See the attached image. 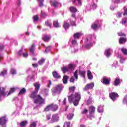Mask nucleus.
<instances>
[{"mask_svg": "<svg viewBox=\"0 0 127 127\" xmlns=\"http://www.w3.org/2000/svg\"><path fill=\"white\" fill-rule=\"evenodd\" d=\"M34 86L35 87L34 91H32L29 95V97L31 99H33L34 104H38L39 105H42L45 104V99H44L40 94H38V91L40 89V84L38 82L34 83Z\"/></svg>", "mask_w": 127, "mask_h": 127, "instance_id": "nucleus-1", "label": "nucleus"}, {"mask_svg": "<svg viewBox=\"0 0 127 127\" xmlns=\"http://www.w3.org/2000/svg\"><path fill=\"white\" fill-rule=\"evenodd\" d=\"M81 97L80 93H75V94H71L68 96V101L69 103H73L74 106H78L80 101H81Z\"/></svg>", "mask_w": 127, "mask_h": 127, "instance_id": "nucleus-2", "label": "nucleus"}, {"mask_svg": "<svg viewBox=\"0 0 127 127\" xmlns=\"http://www.w3.org/2000/svg\"><path fill=\"white\" fill-rule=\"evenodd\" d=\"M58 110V106L56 104L52 103L46 106L44 108V112H49V111H52V112H56Z\"/></svg>", "mask_w": 127, "mask_h": 127, "instance_id": "nucleus-3", "label": "nucleus"}, {"mask_svg": "<svg viewBox=\"0 0 127 127\" xmlns=\"http://www.w3.org/2000/svg\"><path fill=\"white\" fill-rule=\"evenodd\" d=\"M6 122H7L6 117L2 116L0 118V125H1L2 127H6Z\"/></svg>", "mask_w": 127, "mask_h": 127, "instance_id": "nucleus-4", "label": "nucleus"}, {"mask_svg": "<svg viewBox=\"0 0 127 127\" xmlns=\"http://www.w3.org/2000/svg\"><path fill=\"white\" fill-rule=\"evenodd\" d=\"M75 80H78V71L77 70H76L73 74V76H72L71 78H70V82L71 83H75Z\"/></svg>", "mask_w": 127, "mask_h": 127, "instance_id": "nucleus-5", "label": "nucleus"}, {"mask_svg": "<svg viewBox=\"0 0 127 127\" xmlns=\"http://www.w3.org/2000/svg\"><path fill=\"white\" fill-rule=\"evenodd\" d=\"M6 89L5 87H0V100L1 99V96L6 97V92H5Z\"/></svg>", "mask_w": 127, "mask_h": 127, "instance_id": "nucleus-6", "label": "nucleus"}, {"mask_svg": "<svg viewBox=\"0 0 127 127\" xmlns=\"http://www.w3.org/2000/svg\"><path fill=\"white\" fill-rule=\"evenodd\" d=\"M94 86H95V84H94L93 83L87 84L83 88V91H88V90L93 89V88H94Z\"/></svg>", "mask_w": 127, "mask_h": 127, "instance_id": "nucleus-7", "label": "nucleus"}, {"mask_svg": "<svg viewBox=\"0 0 127 127\" xmlns=\"http://www.w3.org/2000/svg\"><path fill=\"white\" fill-rule=\"evenodd\" d=\"M119 95L116 92H111L109 93V98L112 100V101H115L116 100V97L118 98Z\"/></svg>", "mask_w": 127, "mask_h": 127, "instance_id": "nucleus-8", "label": "nucleus"}, {"mask_svg": "<svg viewBox=\"0 0 127 127\" xmlns=\"http://www.w3.org/2000/svg\"><path fill=\"white\" fill-rule=\"evenodd\" d=\"M110 82H111V79H108L106 77H103L102 78V84H104V85H106V86H108V85H110Z\"/></svg>", "mask_w": 127, "mask_h": 127, "instance_id": "nucleus-9", "label": "nucleus"}, {"mask_svg": "<svg viewBox=\"0 0 127 127\" xmlns=\"http://www.w3.org/2000/svg\"><path fill=\"white\" fill-rule=\"evenodd\" d=\"M52 123H54V122H58L59 121V116L57 114H54L52 117Z\"/></svg>", "mask_w": 127, "mask_h": 127, "instance_id": "nucleus-10", "label": "nucleus"}, {"mask_svg": "<svg viewBox=\"0 0 127 127\" xmlns=\"http://www.w3.org/2000/svg\"><path fill=\"white\" fill-rule=\"evenodd\" d=\"M52 75L55 79H60L61 78V76H60V75H59L56 71H53Z\"/></svg>", "mask_w": 127, "mask_h": 127, "instance_id": "nucleus-11", "label": "nucleus"}, {"mask_svg": "<svg viewBox=\"0 0 127 127\" xmlns=\"http://www.w3.org/2000/svg\"><path fill=\"white\" fill-rule=\"evenodd\" d=\"M89 109L90 111L89 115H91L92 114H94V113H95L96 111V107H95V106H91L89 107Z\"/></svg>", "mask_w": 127, "mask_h": 127, "instance_id": "nucleus-12", "label": "nucleus"}, {"mask_svg": "<svg viewBox=\"0 0 127 127\" xmlns=\"http://www.w3.org/2000/svg\"><path fill=\"white\" fill-rule=\"evenodd\" d=\"M50 3L51 5V6H53L54 7H57L58 6V2H57L56 0L54 1H50Z\"/></svg>", "mask_w": 127, "mask_h": 127, "instance_id": "nucleus-13", "label": "nucleus"}, {"mask_svg": "<svg viewBox=\"0 0 127 127\" xmlns=\"http://www.w3.org/2000/svg\"><path fill=\"white\" fill-rule=\"evenodd\" d=\"M34 50H35V45L34 44H32L31 47L29 48V52L34 55Z\"/></svg>", "mask_w": 127, "mask_h": 127, "instance_id": "nucleus-14", "label": "nucleus"}, {"mask_svg": "<svg viewBox=\"0 0 127 127\" xmlns=\"http://www.w3.org/2000/svg\"><path fill=\"white\" fill-rule=\"evenodd\" d=\"M127 42V38L124 37H120L119 39V42L120 44H123L125 42Z\"/></svg>", "mask_w": 127, "mask_h": 127, "instance_id": "nucleus-15", "label": "nucleus"}, {"mask_svg": "<svg viewBox=\"0 0 127 127\" xmlns=\"http://www.w3.org/2000/svg\"><path fill=\"white\" fill-rule=\"evenodd\" d=\"M87 77L89 80H92V79L94 78V76H93V75L92 74V72H91L90 70H87Z\"/></svg>", "mask_w": 127, "mask_h": 127, "instance_id": "nucleus-16", "label": "nucleus"}, {"mask_svg": "<svg viewBox=\"0 0 127 127\" xmlns=\"http://www.w3.org/2000/svg\"><path fill=\"white\" fill-rule=\"evenodd\" d=\"M79 74L80 76H81V77H82V78H83V79H85L86 78V71L79 70Z\"/></svg>", "mask_w": 127, "mask_h": 127, "instance_id": "nucleus-17", "label": "nucleus"}, {"mask_svg": "<svg viewBox=\"0 0 127 127\" xmlns=\"http://www.w3.org/2000/svg\"><path fill=\"white\" fill-rule=\"evenodd\" d=\"M68 79H69V76L67 75H64L63 79V83L64 84H67L68 83Z\"/></svg>", "mask_w": 127, "mask_h": 127, "instance_id": "nucleus-18", "label": "nucleus"}, {"mask_svg": "<svg viewBox=\"0 0 127 127\" xmlns=\"http://www.w3.org/2000/svg\"><path fill=\"white\" fill-rule=\"evenodd\" d=\"M61 71L64 74H65V73H67L68 71H69V68L67 66H64L61 68Z\"/></svg>", "mask_w": 127, "mask_h": 127, "instance_id": "nucleus-19", "label": "nucleus"}, {"mask_svg": "<svg viewBox=\"0 0 127 127\" xmlns=\"http://www.w3.org/2000/svg\"><path fill=\"white\" fill-rule=\"evenodd\" d=\"M69 10L71 12H72L73 13H75L78 11V10H77V8H76V7L74 6L70 7Z\"/></svg>", "mask_w": 127, "mask_h": 127, "instance_id": "nucleus-20", "label": "nucleus"}, {"mask_svg": "<svg viewBox=\"0 0 127 127\" xmlns=\"http://www.w3.org/2000/svg\"><path fill=\"white\" fill-rule=\"evenodd\" d=\"M27 124H28V122H27V121L25 120L24 121H22L20 123V126L21 127H25V126H26V125H27Z\"/></svg>", "mask_w": 127, "mask_h": 127, "instance_id": "nucleus-21", "label": "nucleus"}, {"mask_svg": "<svg viewBox=\"0 0 127 127\" xmlns=\"http://www.w3.org/2000/svg\"><path fill=\"white\" fill-rule=\"evenodd\" d=\"M82 35V33H76L74 34V38L76 39H79L80 37H81V36Z\"/></svg>", "mask_w": 127, "mask_h": 127, "instance_id": "nucleus-22", "label": "nucleus"}, {"mask_svg": "<svg viewBox=\"0 0 127 127\" xmlns=\"http://www.w3.org/2000/svg\"><path fill=\"white\" fill-rule=\"evenodd\" d=\"M42 39H43V41H45V42L49 41V39H50V36H48L45 35L42 38Z\"/></svg>", "mask_w": 127, "mask_h": 127, "instance_id": "nucleus-23", "label": "nucleus"}, {"mask_svg": "<svg viewBox=\"0 0 127 127\" xmlns=\"http://www.w3.org/2000/svg\"><path fill=\"white\" fill-rule=\"evenodd\" d=\"M110 51H111L110 49H108L105 50V54L106 55L107 57H110V56H111V53H110Z\"/></svg>", "mask_w": 127, "mask_h": 127, "instance_id": "nucleus-24", "label": "nucleus"}, {"mask_svg": "<svg viewBox=\"0 0 127 127\" xmlns=\"http://www.w3.org/2000/svg\"><path fill=\"white\" fill-rule=\"evenodd\" d=\"M84 47L85 49H90L91 47H93V43H90L89 44L84 46Z\"/></svg>", "mask_w": 127, "mask_h": 127, "instance_id": "nucleus-25", "label": "nucleus"}, {"mask_svg": "<svg viewBox=\"0 0 127 127\" xmlns=\"http://www.w3.org/2000/svg\"><path fill=\"white\" fill-rule=\"evenodd\" d=\"M14 92H15V88L14 87L11 88L10 89V91L8 93L7 96H9L11 95V94H12L13 93H14Z\"/></svg>", "mask_w": 127, "mask_h": 127, "instance_id": "nucleus-26", "label": "nucleus"}, {"mask_svg": "<svg viewBox=\"0 0 127 127\" xmlns=\"http://www.w3.org/2000/svg\"><path fill=\"white\" fill-rule=\"evenodd\" d=\"M25 93H26V89H25L24 88H23L20 90L19 95H24Z\"/></svg>", "mask_w": 127, "mask_h": 127, "instance_id": "nucleus-27", "label": "nucleus"}, {"mask_svg": "<svg viewBox=\"0 0 127 127\" xmlns=\"http://www.w3.org/2000/svg\"><path fill=\"white\" fill-rule=\"evenodd\" d=\"M63 27H64V28H65L66 30V29H68V28L70 27V24H69V23H64V24L63 25Z\"/></svg>", "mask_w": 127, "mask_h": 127, "instance_id": "nucleus-28", "label": "nucleus"}, {"mask_svg": "<svg viewBox=\"0 0 127 127\" xmlns=\"http://www.w3.org/2000/svg\"><path fill=\"white\" fill-rule=\"evenodd\" d=\"M53 26H54L56 28H58V27H59V23H58V20L53 21Z\"/></svg>", "mask_w": 127, "mask_h": 127, "instance_id": "nucleus-29", "label": "nucleus"}, {"mask_svg": "<svg viewBox=\"0 0 127 127\" xmlns=\"http://www.w3.org/2000/svg\"><path fill=\"white\" fill-rule=\"evenodd\" d=\"M68 68L69 70H73V69L75 68V65H74V64H73V63H70L68 65Z\"/></svg>", "mask_w": 127, "mask_h": 127, "instance_id": "nucleus-30", "label": "nucleus"}, {"mask_svg": "<svg viewBox=\"0 0 127 127\" xmlns=\"http://www.w3.org/2000/svg\"><path fill=\"white\" fill-rule=\"evenodd\" d=\"M121 80L119 78H116L114 81V86H118L120 84Z\"/></svg>", "mask_w": 127, "mask_h": 127, "instance_id": "nucleus-31", "label": "nucleus"}, {"mask_svg": "<svg viewBox=\"0 0 127 127\" xmlns=\"http://www.w3.org/2000/svg\"><path fill=\"white\" fill-rule=\"evenodd\" d=\"M61 87L60 85H58L55 88V92H61Z\"/></svg>", "mask_w": 127, "mask_h": 127, "instance_id": "nucleus-32", "label": "nucleus"}, {"mask_svg": "<svg viewBox=\"0 0 127 127\" xmlns=\"http://www.w3.org/2000/svg\"><path fill=\"white\" fill-rule=\"evenodd\" d=\"M37 1L39 2V5L40 7H43V2H44V0H37Z\"/></svg>", "mask_w": 127, "mask_h": 127, "instance_id": "nucleus-33", "label": "nucleus"}, {"mask_svg": "<svg viewBox=\"0 0 127 127\" xmlns=\"http://www.w3.org/2000/svg\"><path fill=\"white\" fill-rule=\"evenodd\" d=\"M73 117H74V113H69L67 116V119H68V120H72Z\"/></svg>", "mask_w": 127, "mask_h": 127, "instance_id": "nucleus-34", "label": "nucleus"}, {"mask_svg": "<svg viewBox=\"0 0 127 127\" xmlns=\"http://www.w3.org/2000/svg\"><path fill=\"white\" fill-rule=\"evenodd\" d=\"M5 75H7V70H3L0 74V76H1L2 77H4V76H5Z\"/></svg>", "mask_w": 127, "mask_h": 127, "instance_id": "nucleus-35", "label": "nucleus"}, {"mask_svg": "<svg viewBox=\"0 0 127 127\" xmlns=\"http://www.w3.org/2000/svg\"><path fill=\"white\" fill-rule=\"evenodd\" d=\"M122 52L124 55H127V49L124 48H122L121 49Z\"/></svg>", "mask_w": 127, "mask_h": 127, "instance_id": "nucleus-36", "label": "nucleus"}, {"mask_svg": "<svg viewBox=\"0 0 127 127\" xmlns=\"http://www.w3.org/2000/svg\"><path fill=\"white\" fill-rule=\"evenodd\" d=\"M91 28H92V29H94V30H96V29L98 28V25L95 23L92 24L91 26Z\"/></svg>", "mask_w": 127, "mask_h": 127, "instance_id": "nucleus-37", "label": "nucleus"}, {"mask_svg": "<svg viewBox=\"0 0 127 127\" xmlns=\"http://www.w3.org/2000/svg\"><path fill=\"white\" fill-rule=\"evenodd\" d=\"M97 111L99 113H102L103 111H104V108L102 106H100L98 107Z\"/></svg>", "mask_w": 127, "mask_h": 127, "instance_id": "nucleus-38", "label": "nucleus"}, {"mask_svg": "<svg viewBox=\"0 0 127 127\" xmlns=\"http://www.w3.org/2000/svg\"><path fill=\"white\" fill-rule=\"evenodd\" d=\"M71 125L70 122H65L64 124V127H70V125Z\"/></svg>", "mask_w": 127, "mask_h": 127, "instance_id": "nucleus-39", "label": "nucleus"}, {"mask_svg": "<svg viewBox=\"0 0 127 127\" xmlns=\"http://www.w3.org/2000/svg\"><path fill=\"white\" fill-rule=\"evenodd\" d=\"M45 24L47 26H49V27H51V23L50 20H47L45 22Z\"/></svg>", "mask_w": 127, "mask_h": 127, "instance_id": "nucleus-40", "label": "nucleus"}, {"mask_svg": "<svg viewBox=\"0 0 127 127\" xmlns=\"http://www.w3.org/2000/svg\"><path fill=\"white\" fill-rule=\"evenodd\" d=\"M10 72L12 75H16V70L15 69L11 68Z\"/></svg>", "mask_w": 127, "mask_h": 127, "instance_id": "nucleus-41", "label": "nucleus"}, {"mask_svg": "<svg viewBox=\"0 0 127 127\" xmlns=\"http://www.w3.org/2000/svg\"><path fill=\"white\" fill-rule=\"evenodd\" d=\"M45 61V59H42L38 61V63H39V65H42V64H43V63H44Z\"/></svg>", "mask_w": 127, "mask_h": 127, "instance_id": "nucleus-42", "label": "nucleus"}, {"mask_svg": "<svg viewBox=\"0 0 127 127\" xmlns=\"http://www.w3.org/2000/svg\"><path fill=\"white\" fill-rule=\"evenodd\" d=\"M123 9H124V13H123V16H127V9L126 8V7H124L123 8Z\"/></svg>", "mask_w": 127, "mask_h": 127, "instance_id": "nucleus-43", "label": "nucleus"}, {"mask_svg": "<svg viewBox=\"0 0 127 127\" xmlns=\"http://www.w3.org/2000/svg\"><path fill=\"white\" fill-rule=\"evenodd\" d=\"M29 127H36V123L35 122H32L30 125Z\"/></svg>", "mask_w": 127, "mask_h": 127, "instance_id": "nucleus-44", "label": "nucleus"}, {"mask_svg": "<svg viewBox=\"0 0 127 127\" xmlns=\"http://www.w3.org/2000/svg\"><path fill=\"white\" fill-rule=\"evenodd\" d=\"M127 18L125 17L124 19H123L122 21V24H124L125 23H127Z\"/></svg>", "mask_w": 127, "mask_h": 127, "instance_id": "nucleus-45", "label": "nucleus"}, {"mask_svg": "<svg viewBox=\"0 0 127 127\" xmlns=\"http://www.w3.org/2000/svg\"><path fill=\"white\" fill-rule=\"evenodd\" d=\"M118 35L119 36H124V37H126V34L124 33H122L121 32H120L118 33Z\"/></svg>", "mask_w": 127, "mask_h": 127, "instance_id": "nucleus-46", "label": "nucleus"}, {"mask_svg": "<svg viewBox=\"0 0 127 127\" xmlns=\"http://www.w3.org/2000/svg\"><path fill=\"white\" fill-rule=\"evenodd\" d=\"M76 1H77L78 4H80V5L82 4V3L81 2V0H74L73 1V3H76Z\"/></svg>", "mask_w": 127, "mask_h": 127, "instance_id": "nucleus-47", "label": "nucleus"}, {"mask_svg": "<svg viewBox=\"0 0 127 127\" xmlns=\"http://www.w3.org/2000/svg\"><path fill=\"white\" fill-rule=\"evenodd\" d=\"M88 112V111L87 110V108H85L84 110L83 111H82L81 114H82V115H85L87 114Z\"/></svg>", "mask_w": 127, "mask_h": 127, "instance_id": "nucleus-48", "label": "nucleus"}, {"mask_svg": "<svg viewBox=\"0 0 127 127\" xmlns=\"http://www.w3.org/2000/svg\"><path fill=\"white\" fill-rule=\"evenodd\" d=\"M17 55H18V56H21L22 55H23V52H22V51L21 50H20L18 53H17Z\"/></svg>", "mask_w": 127, "mask_h": 127, "instance_id": "nucleus-49", "label": "nucleus"}, {"mask_svg": "<svg viewBox=\"0 0 127 127\" xmlns=\"http://www.w3.org/2000/svg\"><path fill=\"white\" fill-rule=\"evenodd\" d=\"M4 49V45L3 44L0 45V51H2Z\"/></svg>", "mask_w": 127, "mask_h": 127, "instance_id": "nucleus-50", "label": "nucleus"}, {"mask_svg": "<svg viewBox=\"0 0 127 127\" xmlns=\"http://www.w3.org/2000/svg\"><path fill=\"white\" fill-rule=\"evenodd\" d=\"M50 46H48L46 48L45 52H46V53H47V51H50Z\"/></svg>", "mask_w": 127, "mask_h": 127, "instance_id": "nucleus-51", "label": "nucleus"}, {"mask_svg": "<svg viewBox=\"0 0 127 127\" xmlns=\"http://www.w3.org/2000/svg\"><path fill=\"white\" fill-rule=\"evenodd\" d=\"M32 66L33 68H37L38 67V64H37V63H35L32 64Z\"/></svg>", "mask_w": 127, "mask_h": 127, "instance_id": "nucleus-52", "label": "nucleus"}, {"mask_svg": "<svg viewBox=\"0 0 127 127\" xmlns=\"http://www.w3.org/2000/svg\"><path fill=\"white\" fill-rule=\"evenodd\" d=\"M51 117V114H48L46 115V119L47 120H50V118Z\"/></svg>", "mask_w": 127, "mask_h": 127, "instance_id": "nucleus-53", "label": "nucleus"}, {"mask_svg": "<svg viewBox=\"0 0 127 127\" xmlns=\"http://www.w3.org/2000/svg\"><path fill=\"white\" fill-rule=\"evenodd\" d=\"M76 88L75 87V86H72L69 88V90H70V91H72V92H74V91H75V89Z\"/></svg>", "mask_w": 127, "mask_h": 127, "instance_id": "nucleus-54", "label": "nucleus"}, {"mask_svg": "<svg viewBox=\"0 0 127 127\" xmlns=\"http://www.w3.org/2000/svg\"><path fill=\"white\" fill-rule=\"evenodd\" d=\"M33 18H34V20L35 21H37L38 20V16H34Z\"/></svg>", "mask_w": 127, "mask_h": 127, "instance_id": "nucleus-55", "label": "nucleus"}, {"mask_svg": "<svg viewBox=\"0 0 127 127\" xmlns=\"http://www.w3.org/2000/svg\"><path fill=\"white\" fill-rule=\"evenodd\" d=\"M72 44L75 45L77 43V41L76 40H73L71 42Z\"/></svg>", "mask_w": 127, "mask_h": 127, "instance_id": "nucleus-56", "label": "nucleus"}, {"mask_svg": "<svg viewBox=\"0 0 127 127\" xmlns=\"http://www.w3.org/2000/svg\"><path fill=\"white\" fill-rule=\"evenodd\" d=\"M114 3H117V4H118V3H120V0H115L114 1Z\"/></svg>", "mask_w": 127, "mask_h": 127, "instance_id": "nucleus-57", "label": "nucleus"}, {"mask_svg": "<svg viewBox=\"0 0 127 127\" xmlns=\"http://www.w3.org/2000/svg\"><path fill=\"white\" fill-rule=\"evenodd\" d=\"M44 93H45L46 96H47V95H48V90L45 89Z\"/></svg>", "mask_w": 127, "mask_h": 127, "instance_id": "nucleus-58", "label": "nucleus"}, {"mask_svg": "<svg viewBox=\"0 0 127 127\" xmlns=\"http://www.w3.org/2000/svg\"><path fill=\"white\" fill-rule=\"evenodd\" d=\"M23 57H27L28 56V54L27 53H23Z\"/></svg>", "mask_w": 127, "mask_h": 127, "instance_id": "nucleus-59", "label": "nucleus"}, {"mask_svg": "<svg viewBox=\"0 0 127 127\" xmlns=\"http://www.w3.org/2000/svg\"><path fill=\"white\" fill-rule=\"evenodd\" d=\"M67 101L66 98H64V100L63 101V105H66V101Z\"/></svg>", "mask_w": 127, "mask_h": 127, "instance_id": "nucleus-60", "label": "nucleus"}, {"mask_svg": "<svg viewBox=\"0 0 127 127\" xmlns=\"http://www.w3.org/2000/svg\"><path fill=\"white\" fill-rule=\"evenodd\" d=\"M50 86H51V81L49 80V84H48V88H50Z\"/></svg>", "mask_w": 127, "mask_h": 127, "instance_id": "nucleus-61", "label": "nucleus"}, {"mask_svg": "<svg viewBox=\"0 0 127 127\" xmlns=\"http://www.w3.org/2000/svg\"><path fill=\"white\" fill-rule=\"evenodd\" d=\"M70 23H71L72 26H76V24L75 23L74 21H72Z\"/></svg>", "mask_w": 127, "mask_h": 127, "instance_id": "nucleus-62", "label": "nucleus"}, {"mask_svg": "<svg viewBox=\"0 0 127 127\" xmlns=\"http://www.w3.org/2000/svg\"><path fill=\"white\" fill-rule=\"evenodd\" d=\"M17 5H18V6L20 5V4H21L20 0H17Z\"/></svg>", "mask_w": 127, "mask_h": 127, "instance_id": "nucleus-63", "label": "nucleus"}, {"mask_svg": "<svg viewBox=\"0 0 127 127\" xmlns=\"http://www.w3.org/2000/svg\"><path fill=\"white\" fill-rule=\"evenodd\" d=\"M41 16H43V17H44V16H46V13H41Z\"/></svg>", "mask_w": 127, "mask_h": 127, "instance_id": "nucleus-64", "label": "nucleus"}]
</instances>
